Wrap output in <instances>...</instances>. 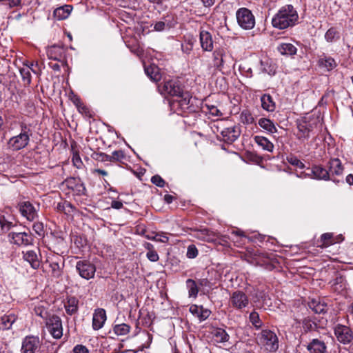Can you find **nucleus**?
Listing matches in <instances>:
<instances>
[{
	"mask_svg": "<svg viewBox=\"0 0 353 353\" xmlns=\"http://www.w3.org/2000/svg\"><path fill=\"white\" fill-rule=\"evenodd\" d=\"M299 20V14L292 5L281 7L272 19V26L279 30H284L295 26Z\"/></svg>",
	"mask_w": 353,
	"mask_h": 353,
	"instance_id": "1",
	"label": "nucleus"
},
{
	"mask_svg": "<svg viewBox=\"0 0 353 353\" xmlns=\"http://www.w3.org/2000/svg\"><path fill=\"white\" fill-rule=\"evenodd\" d=\"M37 314L45 319L46 327L54 339H58L63 336L62 322L59 316L48 310H40Z\"/></svg>",
	"mask_w": 353,
	"mask_h": 353,
	"instance_id": "2",
	"label": "nucleus"
},
{
	"mask_svg": "<svg viewBox=\"0 0 353 353\" xmlns=\"http://www.w3.org/2000/svg\"><path fill=\"white\" fill-rule=\"evenodd\" d=\"M21 132L8 141V145L13 151H18L25 148L29 143L32 131L28 125L23 122L20 123Z\"/></svg>",
	"mask_w": 353,
	"mask_h": 353,
	"instance_id": "3",
	"label": "nucleus"
},
{
	"mask_svg": "<svg viewBox=\"0 0 353 353\" xmlns=\"http://www.w3.org/2000/svg\"><path fill=\"white\" fill-rule=\"evenodd\" d=\"M258 343L269 352H275L279 348L276 334L270 330H263L257 336Z\"/></svg>",
	"mask_w": 353,
	"mask_h": 353,
	"instance_id": "4",
	"label": "nucleus"
},
{
	"mask_svg": "<svg viewBox=\"0 0 353 353\" xmlns=\"http://www.w3.org/2000/svg\"><path fill=\"white\" fill-rule=\"evenodd\" d=\"M238 24L245 30H251L255 26V18L252 12L246 8H239L236 13Z\"/></svg>",
	"mask_w": 353,
	"mask_h": 353,
	"instance_id": "5",
	"label": "nucleus"
},
{
	"mask_svg": "<svg viewBox=\"0 0 353 353\" xmlns=\"http://www.w3.org/2000/svg\"><path fill=\"white\" fill-rule=\"evenodd\" d=\"M191 96L189 92H184L183 94L170 101V105L172 110L178 114L186 112L190 108V101Z\"/></svg>",
	"mask_w": 353,
	"mask_h": 353,
	"instance_id": "6",
	"label": "nucleus"
},
{
	"mask_svg": "<svg viewBox=\"0 0 353 353\" xmlns=\"http://www.w3.org/2000/svg\"><path fill=\"white\" fill-rule=\"evenodd\" d=\"M216 128L217 132H220L221 139L228 143L234 142L241 134L240 128L236 125H231L226 128L217 125Z\"/></svg>",
	"mask_w": 353,
	"mask_h": 353,
	"instance_id": "7",
	"label": "nucleus"
},
{
	"mask_svg": "<svg viewBox=\"0 0 353 353\" xmlns=\"http://www.w3.org/2000/svg\"><path fill=\"white\" fill-rule=\"evenodd\" d=\"M18 208L21 214L29 221H33L38 217L39 204L34 206L31 202L21 201L18 204Z\"/></svg>",
	"mask_w": 353,
	"mask_h": 353,
	"instance_id": "8",
	"label": "nucleus"
},
{
	"mask_svg": "<svg viewBox=\"0 0 353 353\" xmlns=\"http://www.w3.org/2000/svg\"><path fill=\"white\" fill-rule=\"evenodd\" d=\"M8 238L11 243L18 246H28L32 245L34 240L30 233L25 232H12L9 233Z\"/></svg>",
	"mask_w": 353,
	"mask_h": 353,
	"instance_id": "9",
	"label": "nucleus"
},
{
	"mask_svg": "<svg viewBox=\"0 0 353 353\" xmlns=\"http://www.w3.org/2000/svg\"><path fill=\"white\" fill-rule=\"evenodd\" d=\"M334 332L337 341L341 343L347 345L353 340L352 331L347 326L338 324L334 327Z\"/></svg>",
	"mask_w": 353,
	"mask_h": 353,
	"instance_id": "10",
	"label": "nucleus"
},
{
	"mask_svg": "<svg viewBox=\"0 0 353 353\" xmlns=\"http://www.w3.org/2000/svg\"><path fill=\"white\" fill-rule=\"evenodd\" d=\"M76 269L80 276L87 280L93 278L96 272L95 265L87 260L78 261Z\"/></svg>",
	"mask_w": 353,
	"mask_h": 353,
	"instance_id": "11",
	"label": "nucleus"
},
{
	"mask_svg": "<svg viewBox=\"0 0 353 353\" xmlns=\"http://www.w3.org/2000/svg\"><path fill=\"white\" fill-rule=\"evenodd\" d=\"M40 346V340L38 336H27L22 342L21 353H34Z\"/></svg>",
	"mask_w": 353,
	"mask_h": 353,
	"instance_id": "12",
	"label": "nucleus"
},
{
	"mask_svg": "<svg viewBox=\"0 0 353 353\" xmlns=\"http://www.w3.org/2000/svg\"><path fill=\"white\" fill-rule=\"evenodd\" d=\"M163 88L165 93L175 97H178L184 92L179 85V81L174 80L165 81Z\"/></svg>",
	"mask_w": 353,
	"mask_h": 353,
	"instance_id": "13",
	"label": "nucleus"
},
{
	"mask_svg": "<svg viewBox=\"0 0 353 353\" xmlns=\"http://www.w3.org/2000/svg\"><path fill=\"white\" fill-rule=\"evenodd\" d=\"M230 301L232 305L238 309H242L248 306L249 301L245 293L236 291L232 294Z\"/></svg>",
	"mask_w": 353,
	"mask_h": 353,
	"instance_id": "14",
	"label": "nucleus"
},
{
	"mask_svg": "<svg viewBox=\"0 0 353 353\" xmlns=\"http://www.w3.org/2000/svg\"><path fill=\"white\" fill-rule=\"evenodd\" d=\"M47 56L50 59L61 61L65 59V50L62 46L54 45L48 48Z\"/></svg>",
	"mask_w": 353,
	"mask_h": 353,
	"instance_id": "15",
	"label": "nucleus"
},
{
	"mask_svg": "<svg viewBox=\"0 0 353 353\" xmlns=\"http://www.w3.org/2000/svg\"><path fill=\"white\" fill-rule=\"evenodd\" d=\"M199 40L201 48L204 51L211 52L213 50V39L212 34L207 30H201Z\"/></svg>",
	"mask_w": 353,
	"mask_h": 353,
	"instance_id": "16",
	"label": "nucleus"
},
{
	"mask_svg": "<svg viewBox=\"0 0 353 353\" xmlns=\"http://www.w3.org/2000/svg\"><path fill=\"white\" fill-rule=\"evenodd\" d=\"M128 312V310H126ZM138 312V321L139 323H142L145 326H150L152 321L155 318V314L153 311L150 312L149 310H129V315L131 314L132 312Z\"/></svg>",
	"mask_w": 353,
	"mask_h": 353,
	"instance_id": "17",
	"label": "nucleus"
},
{
	"mask_svg": "<svg viewBox=\"0 0 353 353\" xmlns=\"http://www.w3.org/2000/svg\"><path fill=\"white\" fill-rule=\"evenodd\" d=\"M310 172H307L306 175L312 176L313 179L318 180H329L330 174L327 170L323 168L321 165H314L312 169H308Z\"/></svg>",
	"mask_w": 353,
	"mask_h": 353,
	"instance_id": "18",
	"label": "nucleus"
},
{
	"mask_svg": "<svg viewBox=\"0 0 353 353\" xmlns=\"http://www.w3.org/2000/svg\"><path fill=\"white\" fill-rule=\"evenodd\" d=\"M105 310H95L92 316V328L99 330L102 328L106 321Z\"/></svg>",
	"mask_w": 353,
	"mask_h": 353,
	"instance_id": "19",
	"label": "nucleus"
},
{
	"mask_svg": "<svg viewBox=\"0 0 353 353\" xmlns=\"http://www.w3.org/2000/svg\"><path fill=\"white\" fill-rule=\"evenodd\" d=\"M23 259L30 263L33 269H38L40 266V261L36 250L23 251Z\"/></svg>",
	"mask_w": 353,
	"mask_h": 353,
	"instance_id": "20",
	"label": "nucleus"
},
{
	"mask_svg": "<svg viewBox=\"0 0 353 353\" xmlns=\"http://www.w3.org/2000/svg\"><path fill=\"white\" fill-rule=\"evenodd\" d=\"M307 349L310 353H325L327 347L323 341L314 339L307 345Z\"/></svg>",
	"mask_w": 353,
	"mask_h": 353,
	"instance_id": "21",
	"label": "nucleus"
},
{
	"mask_svg": "<svg viewBox=\"0 0 353 353\" xmlns=\"http://www.w3.org/2000/svg\"><path fill=\"white\" fill-rule=\"evenodd\" d=\"M15 225L14 218L11 215L0 214V228L1 232H7Z\"/></svg>",
	"mask_w": 353,
	"mask_h": 353,
	"instance_id": "22",
	"label": "nucleus"
},
{
	"mask_svg": "<svg viewBox=\"0 0 353 353\" xmlns=\"http://www.w3.org/2000/svg\"><path fill=\"white\" fill-rule=\"evenodd\" d=\"M319 65L321 68H325L327 71H330L337 66L336 61L330 56L323 55L319 59Z\"/></svg>",
	"mask_w": 353,
	"mask_h": 353,
	"instance_id": "23",
	"label": "nucleus"
},
{
	"mask_svg": "<svg viewBox=\"0 0 353 353\" xmlns=\"http://www.w3.org/2000/svg\"><path fill=\"white\" fill-rule=\"evenodd\" d=\"M328 172L332 175H341L343 172V167L341 161L336 158L332 159L328 162Z\"/></svg>",
	"mask_w": 353,
	"mask_h": 353,
	"instance_id": "24",
	"label": "nucleus"
},
{
	"mask_svg": "<svg viewBox=\"0 0 353 353\" xmlns=\"http://www.w3.org/2000/svg\"><path fill=\"white\" fill-rule=\"evenodd\" d=\"M72 10L71 5H64L59 7L54 10V17L58 20H63L67 19Z\"/></svg>",
	"mask_w": 353,
	"mask_h": 353,
	"instance_id": "25",
	"label": "nucleus"
},
{
	"mask_svg": "<svg viewBox=\"0 0 353 353\" xmlns=\"http://www.w3.org/2000/svg\"><path fill=\"white\" fill-rule=\"evenodd\" d=\"M261 107L268 112H274L276 108V104L272 96L269 94H264L261 97Z\"/></svg>",
	"mask_w": 353,
	"mask_h": 353,
	"instance_id": "26",
	"label": "nucleus"
},
{
	"mask_svg": "<svg viewBox=\"0 0 353 353\" xmlns=\"http://www.w3.org/2000/svg\"><path fill=\"white\" fill-rule=\"evenodd\" d=\"M254 142L261 147L263 150L268 152H273L274 144L269 141L266 137L263 136H255L254 137Z\"/></svg>",
	"mask_w": 353,
	"mask_h": 353,
	"instance_id": "27",
	"label": "nucleus"
},
{
	"mask_svg": "<svg viewBox=\"0 0 353 353\" xmlns=\"http://www.w3.org/2000/svg\"><path fill=\"white\" fill-rule=\"evenodd\" d=\"M277 50L283 55L292 56L296 54L297 48L292 43H282L277 47Z\"/></svg>",
	"mask_w": 353,
	"mask_h": 353,
	"instance_id": "28",
	"label": "nucleus"
},
{
	"mask_svg": "<svg viewBox=\"0 0 353 353\" xmlns=\"http://www.w3.org/2000/svg\"><path fill=\"white\" fill-rule=\"evenodd\" d=\"M17 319L14 314H5L0 317V329L9 330Z\"/></svg>",
	"mask_w": 353,
	"mask_h": 353,
	"instance_id": "29",
	"label": "nucleus"
},
{
	"mask_svg": "<svg viewBox=\"0 0 353 353\" xmlns=\"http://www.w3.org/2000/svg\"><path fill=\"white\" fill-rule=\"evenodd\" d=\"M145 72L148 77L153 81L157 82L161 79L159 69L154 65L145 67Z\"/></svg>",
	"mask_w": 353,
	"mask_h": 353,
	"instance_id": "30",
	"label": "nucleus"
},
{
	"mask_svg": "<svg viewBox=\"0 0 353 353\" xmlns=\"http://www.w3.org/2000/svg\"><path fill=\"white\" fill-rule=\"evenodd\" d=\"M258 124L263 130L271 134H274L277 132V129L274 123L269 119L261 118L258 121Z\"/></svg>",
	"mask_w": 353,
	"mask_h": 353,
	"instance_id": "31",
	"label": "nucleus"
},
{
	"mask_svg": "<svg viewBox=\"0 0 353 353\" xmlns=\"http://www.w3.org/2000/svg\"><path fill=\"white\" fill-rule=\"evenodd\" d=\"M212 336L217 343H224L228 341L229 335L222 328L214 329L212 332Z\"/></svg>",
	"mask_w": 353,
	"mask_h": 353,
	"instance_id": "32",
	"label": "nucleus"
},
{
	"mask_svg": "<svg viewBox=\"0 0 353 353\" xmlns=\"http://www.w3.org/2000/svg\"><path fill=\"white\" fill-rule=\"evenodd\" d=\"M261 71L264 73H267L270 75L274 74L276 72L275 65L272 63V61L269 59H265L261 61Z\"/></svg>",
	"mask_w": 353,
	"mask_h": 353,
	"instance_id": "33",
	"label": "nucleus"
},
{
	"mask_svg": "<svg viewBox=\"0 0 353 353\" xmlns=\"http://www.w3.org/2000/svg\"><path fill=\"white\" fill-rule=\"evenodd\" d=\"M145 238L148 240H152L157 242L168 243L169 241L168 236L164 232L148 234L145 235Z\"/></svg>",
	"mask_w": 353,
	"mask_h": 353,
	"instance_id": "34",
	"label": "nucleus"
},
{
	"mask_svg": "<svg viewBox=\"0 0 353 353\" xmlns=\"http://www.w3.org/2000/svg\"><path fill=\"white\" fill-rule=\"evenodd\" d=\"M325 39L329 43H333L340 39V33L335 28H329L325 34Z\"/></svg>",
	"mask_w": 353,
	"mask_h": 353,
	"instance_id": "35",
	"label": "nucleus"
},
{
	"mask_svg": "<svg viewBox=\"0 0 353 353\" xmlns=\"http://www.w3.org/2000/svg\"><path fill=\"white\" fill-rule=\"evenodd\" d=\"M190 312L199 323L207 319L211 314V310H190Z\"/></svg>",
	"mask_w": 353,
	"mask_h": 353,
	"instance_id": "36",
	"label": "nucleus"
},
{
	"mask_svg": "<svg viewBox=\"0 0 353 353\" xmlns=\"http://www.w3.org/2000/svg\"><path fill=\"white\" fill-rule=\"evenodd\" d=\"M300 134L299 139H307L310 137V133L312 131L310 125L305 123H301L298 125Z\"/></svg>",
	"mask_w": 353,
	"mask_h": 353,
	"instance_id": "37",
	"label": "nucleus"
},
{
	"mask_svg": "<svg viewBox=\"0 0 353 353\" xmlns=\"http://www.w3.org/2000/svg\"><path fill=\"white\" fill-rule=\"evenodd\" d=\"M186 285L188 290L189 296L196 298L199 292V288L196 281L192 279H188Z\"/></svg>",
	"mask_w": 353,
	"mask_h": 353,
	"instance_id": "38",
	"label": "nucleus"
},
{
	"mask_svg": "<svg viewBox=\"0 0 353 353\" xmlns=\"http://www.w3.org/2000/svg\"><path fill=\"white\" fill-rule=\"evenodd\" d=\"M241 121L245 125H250L254 123V118L248 110H243L240 114Z\"/></svg>",
	"mask_w": 353,
	"mask_h": 353,
	"instance_id": "39",
	"label": "nucleus"
},
{
	"mask_svg": "<svg viewBox=\"0 0 353 353\" xmlns=\"http://www.w3.org/2000/svg\"><path fill=\"white\" fill-rule=\"evenodd\" d=\"M113 330L117 336H124L129 333L130 327L126 323H121L115 325Z\"/></svg>",
	"mask_w": 353,
	"mask_h": 353,
	"instance_id": "40",
	"label": "nucleus"
},
{
	"mask_svg": "<svg viewBox=\"0 0 353 353\" xmlns=\"http://www.w3.org/2000/svg\"><path fill=\"white\" fill-rule=\"evenodd\" d=\"M249 320L256 330H259L263 325V322L259 317V314L255 310L250 314Z\"/></svg>",
	"mask_w": 353,
	"mask_h": 353,
	"instance_id": "41",
	"label": "nucleus"
},
{
	"mask_svg": "<svg viewBox=\"0 0 353 353\" xmlns=\"http://www.w3.org/2000/svg\"><path fill=\"white\" fill-rule=\"evenodd\" d=\"M30 67H26L19 69V72L23 81L27 85L31 83Z\"/></svg>",
	"mask_w": 353,
	"mask_h": 353,
	"instance_id": "42",
	"label": "nucleus"
},
{
	"mask_svg": "<svg viewBox=\"0 0 353 353\" xmlns=\"http://www.w3.org/2000/svg\"><path fill=\"white\" fill-rule=\"evenodd\" d=\"M171 24H170V23L168 22V21L167 19H165V21H157L154 23V29L156 30V31H163L167 28H171Z\"/></svg>",
	"mask_w": 353,
	"mask_h": 353,
	"instance_id": "43",
	"label": "nucleus"
},
{
	"mask_svg": "<svg viewBox=\"0 0 353 353\" xmlns=\"http://www.w3.org/2000/svg\"><path fill=\"white\" fill-rule=\"evenodd\" d=\"M225 56V50L223 48H217L212 53L213 57V65L214 68H216L219 61L221 57Z\"/></svg>",
	"mask_w": 353,
	"mask_h": 353,
	"instance_id": "44",
	"label": "nucleus"
},
{
	"mask_svg": "<svg viewBox=\"0 0 353 353\" xmlns=\"http://www.w3.org/2000/svg\"><path fill=\"white\" fill-rule=\"evenodd\" d=\"M332 233H325L323 234L321 236V240L323 242L321 247H328L330 245L334 243V241L332 240Z\"/></svg>",
	"mask_w": 353,
	"mask_h": 353,
	"instance_id": "45",
	"label": "nucleus"
},
{
	"mask_svg": "<svg viewBox=\"0 0 353 353\" xmlns=\"http://www.w3.org/2000/svg\"><path fill=\"white\" fill-rule=\"evenodd\" d=\"M198 255V250L194 245H190L188 247L186 256L189 259H194Z\"/></svg>",
	"mask_w": 353,
	"mask_h": 353,
	"instance_id": "46",
	"label": "nucleus"
},
{
	"mask_svg": "<svg viewBox=\"0 0 353 353\" xmlns=\"http://www.w3.org/2000/svg\"><path fill=\"white\" fill-rule=\"evenodd\" d=\"M112 161H121L125 158V154L122 150H115L110 155Z\"/></svg>",
	"mask_w": 353,
	"mask_h": 353,
	"instance_id": "47",
	"label": "nucleus"
},
{
	"mask_svg": "<svg viewBox=\"0 0 353 353\" xmlns=\"http://www.w3.org/2000/svg\"><path fill=\"white\" fill-rule=\"evenodd\" d=\"M32 229L39 236H43L44 234L43 224L41 222H35L33 224Z\"/></svg>",
	"mask_w": 353,
	"mask_h": 353,
	"instance_id": "48",
	"label": "nucleus"
},
{
	"mask_svg": "<svg viewBox=\"0 0 353 353\" xmlns=\"http://www.w3.org/2000/svg\"><path fill=\"white\" fill-rule=\"evenodd\" d=\"M151 182L160 188H163L165 183V181L159 175L153 176L151 178Z\"/></svg>",
	"mask_w": 353,
	"mask_h": 353,
	"instance_id": "49",
	"label": "nucleus"
},
{
	"mask_svg": "<svg viewBox=\"0 0 353 353\" xmlns=\"http://www.w3.org/2000/svg\"><path fill=\"white\" fill-rule=\"evenodd\" d=\"M78 303H79V301L75 297H74V296L68 297V301H67V305L65 304V308L72 307V308L77 309L78 307Z\"/></svg>",
	"mask_w": 353,
	"mask_h": 353,
	"instance_id": "50",
	"label": "nucleus"
},
{
	"mask_svg": "<svg viewBox=\"0 0 353 353\" xmlns=\"http://www.w3.org/2000/svg\"><path fill=\"white\" fill-rule=\"evenodd\" d=\"M74 188V189H72V190L74 191L77 193V194H78V195L85 194L86 189L83 183H81L80 182L79 183H75V185Z\"/></svg>",
	"mask_w": 353,
	"mask_h": 353,
	"instance_id": "51",
	"label": "nucleus"
},
{
	"mask_svg": "<svg viewBox=\"0 0 353 353\" xmlns=\"http://www.w3.org/2000/svg\"><path fill=\"white\" fill-rule=\"evenodd\" d=\"M50 266L52 269L53 276L58 277L61 274L59 265L57 263L53 262L50 263Z\"/></svg>",
	"mask_w": 353,
	"mask_h": 353,
	"instance_id": "52",
	"label": "nucleus"
},
{
	"mask_svg": "<svg viewBox=\"0 0 353 353\" xmlns=\"http://www.w3.org/2000/svg\"><path fill=\"white\" fill-rule=\"evenodd\" d=\"M146 256L152 262H156L159 259V254L155 250L148 252Z\"/></svg>",
	"mask_w": 353,
	"mask_h": 353,
	"instance_id": "53",
	"label": "nucleus"
},
{
	"mask_svg": "<svg viewBox=\"0 0 353 353\" xmlns=\"http://www.w3.org/2000/svg\"><path fill=\"white\" fill-rule=\"evenodd\" d=\"M10 8L17 7L21 5V0H0Z\"/></svg>",
	"mask_w": 353,
	"mask_h": 353,
	"instance_id": "54",
	"label": "nucleus"
},
{
	"mask_svg": "<svg viewBox=\"0 0 353 353\" xmlns=\"http://www.w3.org/2000/svg\"><path fill=\"white\" fill-rule=\"evenodd\" d=\"M97 159L101 161H110L112 162V159L110 157V155L106 154L103 152H100L99 154H97Z\"/></svg>",
	"mask_w": 353,
	"mask_h": 353,
	"instance_id": "55",
	"label": "nucleus"
},
{
	"mask_svg": "<svg viewBox=\"0 0 353 353\" xmlns=\"http://www.w3.org/2000/svg\"><path fill=\"white\" fill-rule=\"evenodd\" d=\"M65 183L66 184V185L68 186V188L70 189H74V185H75V183H79V182L77 181V179L75 178H69V179H67L65 181Z\"/></svg>",
	"mask_w": 353,
	"mask_h": 353,
	"instance_id": "56",
	"label": "nucleus"
},
{
	"mask_svg": "<svg viewBox=\"0 0 353 353\" xmlns=\"http://www.w3.org/2000/svg\"><path fill=\"white\" fill-rule=\"evenodd\" d=\"M74 353H88V348L82 345H77L74 347Z\"/></svg>",
	"mask_w": 353,
	"mask_h": 353,
	"instance_id": "57",
	"label": "nucleus"
},
{
	"mask_svg": "<svg viewBox=\"0 0 353 353\" xmlns=\"http://www.w3.org/2000/svg\"><path fill=\"white\" fill-rule=\"evenodd\" d=\"M208 110H209V112L210 114H212V116H220L221 115V113L220 112V110L214 105H208Z\"/></svg>",
	"mask_w": 353,
	"mask_h": 353,
	"instance_id": "58",
	"label": "nucleus"
},
{
	"mask_svg": "<svg viewBox=\"0 0 353 353\" xmlns=\"http://www.w3.org/2000/svg\"><path fill=\"white\" fill-rule=\"evenodd\" d=\"M289 162L292 165H296L299 168H303L305 167V165L296 158H292L290 160H289Z\"/></svg>",
	"mask_w": 353,
	"mask_h": 353,
	"instance_id": "59",
	"label": "nucleus"
},
{
	"mask_svg": "<svg viewBox=\"0 0 353 353\" xmlns=\"http://www.w3.org/2000/svg\"><path fill=\"white\" fill-rule=\"evenodd\" d=\"M111 207L112 208L119 210L123 207V203L119 201H113L111 203Z\"/></svg>",
	"mask_w": 353,
	"mask_h": 353,
	"instance_id": "60",
	"label": "nucleus"
},
{
	"mask_svg": "<svg viewBox=\"0 0 353 353\" xmlns=\"http://www.w3.org/2000/svg\"><path fill=\"white\" fill-rule=\"evenodd\" d=\"M225 56H224V57H221L220 58V61H219L218 64H217L216 68L217 70H222V68H223L224 64H225Z\"/></svg>",
	"mask_w": 353,
	"mask_h": 353,
	"instance_id": "61",
	"label": "nucleus"
},
{
	"mask_svg": "<svg viewBox=\"0 0 353 353\" xmlns=\"http://www.w3.org/2000/svg\"><path fill=\"white\" fill-rule=\"evenodd\" d=\"M320 305V302L318 300L312 299L310 303H309L310 309H315Z\"/></svg>",
	"mask_w": 353,
	"mask_h": 353,
	"instance_id": "62",
	"label": "nucleus"
},
{
	"mask_svg": "<svg viewBox=\"0 0 353 353\" xmlns=\"http://www.w3.org/2000/svg\"><path fill=\"white\" fill-rule=\"evenodd\" d=\"M57 209L59 210V211H61V212H64L65 213H67L66 212V209H65V201L64 202H62V203H59L57 205Z\"/></svg>",
	"mask_w": 353,
	"mask_h": 353,
	"instance_id": "63",
	"label": "nucleus"
},
{
	"mask_svg": "<svg viewBox=\"0 0 353 353\" xmlns=\"http://www.w3.org/2000/svg\"><path fill=\"white\" fill-rule=\"evenodd\" d=\"M72 160L74 162V165L78 168H80L82 163L80 158L79 157L74 156Z\"/></svg>",
	"mask_w": 353,
	"mask_h": 353,
	"instance_id": "64",
	"label": "nucleus"
}]
</instances>
